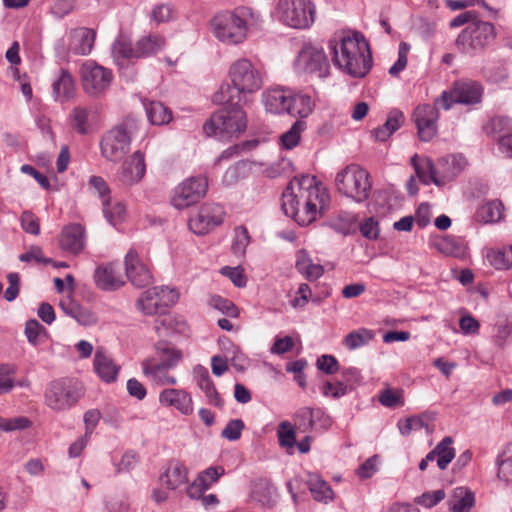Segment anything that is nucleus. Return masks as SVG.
<instances>
[{
  "instance_id": "72a5a7b5",
  "label": "nucleus",
  "mask_w": 512,
  "mask_h": 512,
  "mask_svg": "<svg viewBox=\"0 0 512 512\" xmlns=\"http://www.w3.org/2000/svg\"><path fill=\"white\" fill-rule=\"evenodd\" d=\"M447 503L450 512H469L475 504V495L466 487H456Z\"/></svg>"
},
{
  "instance_id": "f257e3e1",
  "label": "nucleus",
  "mask_w": 512,
  "mask_h": 512,
  "mask_svg": "<svg viewBox=\"0 0 512 512\" xmlns=\"http://www.w3.org/2000/svg\"><path fill=\"white\" fill-rule=\"evenodd\" d=\"M329 202L327 188L310 175L295 177L282 194L284 213L301 226H307L321 217Z\"/></svg>"
},
{
  "instance_id": "6e6552de",
  "label": "nucleus",
  "mask_w": 512,
  "mask_h": 512,
  "mask_svg": "<svg viewBox=\"0 0 512 512\" xmlns=\"http://www.w3.org/2000/svg\"><path fill=\"white\" fill-rule=\"evenodd\" d=\"M136 128V121L126 119L107 131L100 143L102 156L114 163L121 161L130 151V145Z\"/></svg>"
},
{
  "instance_id": "4be33fe9",
  "label": "nucleus",
  "mask_w": 512,
  "mask_h": 512,
  "mask_svg": "<svg viewBox=\"0 0 512 512\" xmlns=\"http://www.w3.org/2000/svg\"><path fill=\"white\" fill-rule=\"evenodd\" d=\"M173 368L166 366L165 363L156 358H148L142 362L143 374L157 385H175L177 380L174 376L169 375L168 371Z\"/></svg>"
},
{
  "instance_id": "bf43d9fd",
  "label": "nucleus",
  "mask_w": 512,
  "mask_h": 512,
  "mask_svg": "<svg viewBox=\"0 0 512 512\" xmlns=\"http://www.w3.org/2000/svg\"><path fill=\"white\" fill-rule=\"evenodd\" d=\"M176 18L173 7L169 4L156 5L151 12V19L157 25L170 22Z\"/></svg>"
},
{
  "instance_id": "aec40b11",
  "label": "nucleus",
  "mask_w": 512,
  "mask_h": 512,
  "mask_svg": "<svg viewBox=\"0 0 512 512\" xmlns=\"http://www.w3.org/2000/svg\"><path fill=\"white\" fill-rule=\"evenodd\" d=\"M98 111L92 105H77L69 114L71 128L78 134L85 135L92 131L98 122Z\"/></svg>"
},
{
  "instance_id": "a18cd8bd",
  "label": "nucleus",
  "mask_w": 512,
  "mask_h": 512,
  "mask_svg": "<svg viewBox=\"0 0 512 512\" xmlns=\"http://www.w3.org/2000/svg\"><path fill=\"white\" fill-rule=\"evenodd\" d=\"M487 260L496 269H507L512 266V245L490 249L487 252Z\"/></svg>"
},
{
  "instance_id": "37998d69",
  "label": "nucleus",
  "mask_w": 512,
  "mask_h": 512,
  "mask_svg": "<svg viewBox=\"0 0 512 512\" xmlns=\"http://www.w3.org/2000/svg\"><path fill=\"white\" fill-rule=\"evenodd\" d=\"M102 206L103 214L111 225L117 226L125 220L126 206L123 202L109 198L103 200Z\"/></svg>"
},
{
  "instance_id": "1a4fd4ad",
  "label": "nucleus",
  "mask_w": 512,
  "mask_h": 512,
  "mask_svg": "<svg viewBox=\"0 0 512 512\" xmlns=\"http://www.w3.org/2000/svg\"><path fill=\"white\" fill-rule=\"evenodd\" d=\"M81 396V389L76 382L62 378L48 383L44 393V402L54 412H63L75 406Z\"/></svg>"
},
{
  "instance_id": "39448f33",
  "label": "nucleus",
  "mask_w": 512,
  "mask_h": 512,
  "mask_svg": "<svg viewBox=\"0 0 512 512\" xmlns=\"http://www.w3.org/2000/svg\"><path fill=\"white\" fill-rule=\"evenodd\" d=\"M226 107L218 110L206 120L203 131L207 136H215L220 139L238 136L247 127V117L241 104H225Z\"/></svg>"
},
{
  "instance_id": "49530a36",
  "label": "nucleus",
  "mask_w": 512,
  "mask_h": 512,
  "mask_svg": "<svg viewBox=\"0 0 512 512\" xmlns=\"http://www.w3.org/2000/svg\"><path fill=\"white\" fill-rule=\"evenodd\" d=\"M375 334L372 330L367 328H360L348 333L344 340V346L349 350H355L367 345Z\"/></svg>"
},
{
  "instance_id": "dca6fc26",
  "label": "nucleus",
  "mask_w": 512,
  "mask_h": 512,
  "mask_svg": "<svg viewBox=\"0 0 512 512\" xmlns=\"http://www.w3.org/2000/svg\"><path fill=\"white\" fill-rule=\"evenodd\" d=\"M225 217L223 207L215 203H205L189 219V229L196 235H205L220 225Z\"/></svg>"
},
{
  "instance_id": "5701e85b",
  "label": "nucleus",
  "mask_w": 512,
  "mask_h": 512,
  "mask_svg": "<svg viewBox=\"0 0 512 512\" xmlns=\"http://www.w3.org/2000/svg\"><path fill=\"white\" fill-rule=\"evenodd\" d=\"M96 33L93 29L78 27L69 33V51L76 55H88L91 53Z\"/></svg>"
},
{
  "instance_id": "f3484780",
  "label": "nucleus",
  "mask_w": 512,
  "mask_h": 512,
  "mask_svg": "<svg viewBox=\"0 0 512 512\" xmlns=\"http://www.w3.org/2000/svg\"><path fill=\"white\" fill-rule=\"evenodd\" d=\"M438 119L439 112L435 106L423 104L416 107L413 112V120L422 141L428 142L436 136Z\"/></svg>"
},
{
  "instance_id": "79ce46f5",
  "label": "nucleus",
  "mask_w": 512,
  "mask_h": 512,
  "mask_svg": "<svg viewBox=\"0 0 512 512\" xmlns=\"http://www.w3.org/2000/svg\"><path fill=\"white\" fill-rule=\"evenodd\" d=\"M195 376L199 388L205 393L209 403L215 406L220 405L221 399L207 369L203 367L197 368L195 370Z\"/></svg>"
},
{
  "instance_id": "b1692460",
  "label": "nucleus",
  "mask_w": 512,
  "mask_h": 512,
  "mask_svg": "<svg viewBox=\"0 0 512 512\" xmlns=\"http://www.w3.org/2000/svg\"><path fill=\"white\" fill-rule=\"evenodd\" d=\"M188 468L180 460L173 459L168 462L160 476L161 482L171 490L185 485L189 480Z\"/></svg>"
},
{
  "instance_id": "052dcab7",
  "label": "nucleus",
  "mask_w": 512,
  "mask_h": 512,
  "mask_svg": "<svg viewBox=\"0 0 512 512\" xmlns=\"http://www.w3.org/2000/svg\"><path fill=\"white\" fill-rule=\"evenodd\" d=\"M224 472L225 470L223 467L212 466L200 472L196 478L202 484V487L208 490L214 483L219 480Z\"/></svg>"
},
{
  "instance_id": "473e14b6",
  "label": "nucleus",
  "mask_w": 512,
  "mask_h": 512,
  "mask_svg": "<svg viewBox=\"0 0 512 512\" xmlns=\"http://www.w3.org/2000/svg\"><path fill=\"white\" fill-rule=\"evenodd\" d=\"M112 56L117 65L122 66L124 63L133 58H140L137 54V46L131 44L130 38L120 33L115 39L111 48Z\"/></svg>"
},
{
  "instance_id": "9d476101",
  "label": "nucleus",
  "mask_w": 512,
  "mask_h": 512,
  "mask_svg": "<svg viewBox=\"0 0 512 512\" xmlns=\"http://www.w3.org/2000/svg\"><path fill=\"white\" fill-rule=\"evenodd\" d=\"M483 86L474 80H461L455 82L449 90L442 92L436 104L449 110L454 104L475 105L482 100Z\"/></svg>"
},
{
  "instance_id": "6e6d98bb",
  "label": "nucleus",
  "mask_w": 512,
  "mask_h": 512,
  "mask_svg": "<svg viewBox=\"0 0 512 512\" xmlns=\"http://www.w3.org/2000/svg\"><path fill=\"white\" fill-rule=\"evenodd\" d=\"M279 445L283 448H293L296 443V433L293 425L288 421H282L277 428Z\"/></svg>"
},
{
  "instance_id": "f8f14e48",
  "label": "nucleus",
  "mask_w": 512,
  "mask_h": 512,
  "mask_svg": "<svg viewBox=\"0 0 512 512\" xmlns=\"http://www.w3.org/2000/svg\"><path fill=\"white\" fill-rule=\"evenodd\" d=\"M80 76L85 93L95 98L103 96L113 80L111 70L91 60L81 65Z\"/></svg>"
},
{
  "instance_id": "4c0bfd02",
  "label": "nucleus",
  "mask_w": 512,
  "mask_h": 512,
  "mask_svg": "<svg viewBox=\"0 0 512 512\" xmlns=\"http://www.w3.org/2000/svg\"><path fill=\"white\" fill-rule=\"evenodd\" d=\"M504 207L499 200H491L483 203L475 212V220L489 224L499 222L503 218Z\"/></svg>"
},
{
  "instance_id": "774afa93",
  "label": "nucleus",
  "mask_w": 512,
  "mask_h": 512,
  "mask_svg": "<svg viewBox=\"0 0 512 512\" xmlns=\"http://www.w3.org/2000/svg\"><path fill=\"white\" fill-rule=\"evenodd\" d=\"M22 229L29 234L38 235L40 233L39 219L30 211H24L20 217Z\"/></svg>"
},
{
  "instance_id": "13d9d810",
  "label": "nucleus",
  "mask_w": 512,
  "mask_h": 512,
  "mask_svg": "<svg viewBox=\"0 0 512 512\" xmlns=\"http://www.w3.org/2000/svg\"><path fill=\"white\" fill-rule=\"evenodd\" d=\"M31 424V421L25 416H18L13 418L0 417V430L4 432L24 430L29 428Z\"/></svg>"
},
{
  "instance_id": "de8ad7c7",
  "label": "nucleus",
  "mask_w": 512,
  "mask_h": 512,
  "mask_svg": "<svg viewBox=\"0 0 512 512\" xmlns=\"http://www.w3.org/2000/svg\"><path fill=\"white\" fill-rule=\"evenodd\" d=\"M308 486L315 500L327 502L333 499L334 494L331 487L318 475H310Z\"/></svg>"
},
{
  "instance_id": "f03ea898",
  "label": "nucleus",
  "mask_w": 512,
  "mask_h": 512,
  "mask_svg": "<svg viewBox=\"0 0 512 512\" xmlns=\"http://www.w3.org/2000/svg\"><path fill=\"white\" fill-rule=\"evenodd\" d=\"M333 65L354 78L364 77L372 67V55L367 41L359 32L341 31L329 41Z\"/></svg>"
},
{
  "instance_id": "338daca9",
  "label": "nucleus",
  "mask_w": 512,
  "mask_h": 512,
  "mask_svg": "<svg viewBox=\"0 0 512 512\" xmlns=\"http://www.w3.org/2000/svg\"><path fill=\"white\" fill-rule=\"evenodd\" d=\"M209 303L213 308L221 311L222 313H224L230 317L238 316L237 307L233 304L232 301H230L228 299H225L221 296H213V297H211Z\"/></svg>"
},
{
  "instance_id": "e433bc0d",
  "label": "nucleus",
  "mask_w": 512,
  "mask_h": 512,
  "mask_svg": "<svg viewBox=\"0 0 512 512\" xmlns=\"http://www.w3.org/2000/svg\"><path fill=\"white\" fill-rule=\"evenodd\" d=\"M296 268L306 279L317 280L324 273V268L318 263H314L310 255L305 250H300L296 255Z\"/></svg>"
},
{
  "instance_id": "09e8293b",
  "label": "nucleus",
  "mask_w": 512,
  "mask_h": 512,
  "mask_svg": "<svg viewBox=\"0 0 512 512\" xmlns=\"http://www.w3.org/2000/svg\"><path fill=\"white\" fill-rule=\"evenodd\" d=\"M155 348L158 360L165 363L166 366L175 367L182 359V352L170 343L158 342Z\"/></svg>"
},
{
  "instance_id": "864d4df0",
  "label": "nucleus",
  "mask_w": 512,
  "mask_h": 512,
  "mask_svg": "<svg viewBox=\"0 0 512 512\" xmlns=\"http://www.w3.org/2000/svg\"><path fill=\"white\" fill-rule=\"evenodd\" d=\"M305 129V121L298 120L294 122L291 128L280 137L282 147L288 150L295 148L299 144L301 134Z\"/></svg>"
},
{
  "instance_id": "ea45409f",
  "label": "nucleus",
  "mask_w": 512,
  "mask_h": 512,
  "mask_svg": "<svg viewBox=\"0 0 512 512\" xmlns=\"http://www.w3.org/2000/svg\"><path fill=\"white\" fill-rule=\"evenodd\" d=\"M75 94V83L70 73L61 71L60 77L53 83V96L56 101L64 102Z\"/></svg>"
},
{
  "instance_id": "603ef678",
  "label": "nucleus",
  "mask_w": 512,
  "mask_h": 512,
  "mask_svg": "<svg viewBox=\"0 0 512 512\" xmlns=\"http://www.w3.org/2000/svg\"><path fill=\"white\" fill-rule=\"evenodd\" d=\"M434 420V415L422 414L413 416L398 422V428L402 435H408L413 430L427 427L428 423Z\"/></svg>"
},
{
  "instance_id": "2f4dec72",
  "label": "nucleus",
  "mask_w": 512,
  "mask_h": 512,
  "mask_svg": "<svg viewBox=\"0 0 512 512\" xmlns=\"http://www.w3.org/2000/svg\"><path fill=\"white\" fill-rule=\"evenodd\" d=\"M432 246L445 256L462 258L466 255L467 247L464 241L456 236H443L435 238Z\"/></svg>"
},
{
  "instance_id": "0e129e2a",
  "label": "nucleus",
  "mask_w": 512,
  "mask_h": 512,
  "mask_svg": "<svg viewBox=\"0 0 512 512\" xmlns=\"http://www.w3.org/2000/svg\"><path fill=\"white\" fill-rule=\"evenodd\" d=\"M410 45L406 42H401L398 49V59L389 69V73L392 76H397L403 71L407 65L408 54L410 51Z\"/></svg>"
},
{
  "instance_id": "8fccbe9b",
  "label": "nucleus",
  "mask_w": 512,
  "mask_h": 512,
  "mask_svg": "<svg viewBox=\"0 0 512 512\" xmlns=\"http://www.w3.org/2000/svg\"><path fill=\"white\" fill-rule=\"evenodd\" d=\"M24 333L28 342L33 346L44 344L48 339L46 328L36 319H31L26 322Z\"/></svg>"
},
{
  "instance_id": "c85d7f7f",
  "label": "nucleus",
  "mask_w": 512,
  "mask_h": 512,
  "mask_svg": "<svg viewBox=\"0 0 512 512\" xmlns=\"http://www.w3.org/2000/svg\"><path fill=\"white\" fill-rule=\"evenodd\" d=\"M59 306L67 316L75 319L80 325L89 326L97 322V317L94 312L81 306L71 297L63 298Z\"/></svg>"
},
{
  "instance_id": "412c9836",
  "label": "nucleus",
  "mask_w": 512,
  "mask_h": 512,
  "mask_svg": "<svg viewBox=\"0 0 512 512\" xmlns=\"http://www.w3.org/2000/svg\"><path fill=\"white\" fill-rule=\"evenodd\" d=\"M292 90L284 88H270L263 92L262 102L266 111L272 114L287 113Z\"/></svg>"
},
{
  "instance_id": "a211bd4d",
  "label": "nucleus",
  "mask_w": 512,
  "mask_h": 512,
  "mask_svg": "<svg viewBox=\"0 0 512 512\" xmlns=\"http://www.w3.org/2000/svg\"><path fill=\"white\" fill-rule=\"evenodd\" d=\"M146 173V163L144 153L140 150L135 151L121 165L119 180L126 186L138 184Z\"/></svg>"
},
{
  "instance_id": "9b49d317",
  "label": "nucleus",
  "mask_w": 512,
  "mask_h": 512,
  "mask_svg": "<svg viewBox=\"0 0 512 512\" xmlns=\"http://www.w3.org/2000/svg\"><path fill=\"white\" fill-rule=\"evenodd\" d=\"M494 38V27L491 23L473 21L458 35L457 48L465 54H475L482 50Z\"/></svg>"
},
{
  "instance_id": "a19ab883",
  "label": "nucleus",
  "mask_w": 512,
  "mask_h": 512,
  "mask_svg": "<svg viewBox=\"0 0 512 512\" xmlns=\"http://www.w3.org/2000/svg\"><path fill=\"white\" fill-rule=\"evenodd\" d=\"M497 477L505 483H512V443L506 445L496 459Z\"/></svg>"
},
{
  "instance_id": "680f3d73",
  "label": "nucleus",
  "mask_w": 512,
  "mask_h": 512,
  "mask_svg": "<svg viewBox=\"0 0 512 512\" xmlns=\"http://www.w3.org/2000/svg\"><path fill=\"white\" fill-rule=\"evenodd\" d=\"M250 243V236L248 230L245 227H237L234 233V240L232 244V250L235 255L243 256L246 248Z\"/></svg>"
},
{
  "instance_id": "f704fd0d",
  "label": "nucleus",
  "mask_w": 512,
  "mask_h": 512,
  "mask_svg": "<svg viewBox=\"0 0 512 512\" xmlns=\"http://www.w3.org/2000/svg\"><path fill=\"white\" fill-rule=\"evenodd\" d=\"M445 184L457 177L468 165L467 159L462 154H451L443 157L439 162Z\"/></svg>"
},
{
  "instance_id": "0eeeda50",
  "label": "nucleus",
  "mask_w": 512,
  "mask_h": 512,
  "mask_svg": "<svg viewBox=\"0 0 512 512\" xmlns=\"http://www.w3.org/2000/svg\"><path fill=\"white\" fill-rule=\"evenodd\" d=\"M337 191L356 203L366 201L372 189L369 172L357 164H350L335 177Z\"/></svg>"
},
{
  "instance_id": "4d7b16f0",
  "label": "nucleus",
  "mask_w": 512,
  "mask_h": 512,
  "mask_svg": "<svg viewBox=\"0 0 512 512\" xmlns=\"http://www.w3.org/2000/svg\"><path fill=\"white\" fill-rule=\"evenodd\" d=\"M320 390L325 397L339 399L351 390V386L340 381L325 382L321 385Z\"/></svg>"
},
{
  "instance_id": "7c9ffc66",
  "label": "nucleus",
  "mask_w": 512,
  "mask_h": 512,
  "mask_svg": "<svg viewBox=\"0 0 512 512\" xmlns=\"http://www.w3.org/2000/svg\"><path fill=\"white\" fill-rule=\"evenodd\" d=\"M60 245L69 252L79 253L85 246L84 228L79 224L66 226L61 233Z\"/></svg>"
},
{
  "instance_id": "e2e57ef3",
  "label": "nucleus",
  "mask_w": 512,
  "mask_h": 512,
  "mask_svg": "<svg viewBox=\"0 0 512 512\" xmlns=\"http://www.w3.org/2000/svg\"><path fill=\"white\" fill-rule=\"evenodd\" d=\"M446 494L443 489L427 491L416 497L415 502L425 508H432L440 503Z\"/></svg>"
},
{
  "instance_id": "c03bdc74",
  "label": "nucleus",
  "mask_w": 512,
  "mask_h": 512,
  "mask_svg": "<svg viewBox=\"0 0 512 512\" xmlns=\"http://www.w3.org/2000/svg\"><path fill=\"white\" fill-rule=\"evenodd\" d=\"M145 110L150 123L153 125H164L172 119L170 109L161 102H149L145 104Z\"/></svg>"
},
{
  "instance_id": "2eb2a0df",
  "label": "nucleus",
  "mask_w": 512,
  "mask_h": 512,
  "mask_svg": "<svg viewBox=\"0 0 512 512\" xmlns=\"http://www.w3.org/2000/svg\"><path fill=\"white\" fill-rule=\"evenodd\" d=\"M208 188V181L204 176L190 177L178 184L171 197L172 205L179 210L188 208L202 199Z\"/></svg>"
},
{
  "instance_id": "6ab92c4d",
  "label": "nucleus",
  "mask_w": 512,
  "mask_h": 512,
  "mask_svg": "<svg viewBox=\"0 0 512 512\" xmlns=\"http://www.w3.org/2000/svg\"><path fill=\"white\" fill-rule=\"evenodd\" d=\"M124 262L126 276L133 285L143 287L151 283V272L135 249L131 248L127 252Z\"/></svg>"
},
{
  "instance_id": "4468645a",
  "label": "nucleus",
  "mask_w": 512,
  "mask_h": 512,
  "mask_svg": "<svg viewBox=\"0 0 512 512\" xmlns=\"http://www.w3.org/2000/svg\"><path fill=\"white\" fill-rule=\"evenodd\" d=\"M294 67L299 73L311 74L319 78L329 75V62L322 48L305 45L298 53Z\"/></svg>"
},
{
  "instance_id": "58836bf2",
  "label": "nucleus",
  "mask_w": 512,
  "mask_h": 512,
  "mask_svg": "<svg viewBox=\"0 0 512 512\" xmlns=\"http://www.w3.org/2000/svg\"><path fill=\"white\" fill-rule=\"evenodd\" d=\"M137 54L140 57L154 55L165 47V39L157 33H149L142 36L136 42Z\"/></svg>"
},
{
  "instance_id": "c756f323",
  "label": "nucleus",
  "mask_w": 512,
  "mask_h": 512,
  "mask_svg": "<svg viewBox=\"0 0 512 512\" xmlns=\"http://www.w3.org/2000/svg\"><path fill=\"white\" fill-rule=\"evenodd\" d=\"M411 164L415 169V173L420 182L429 185L431 182L437 186L445 185V180H442L440 175L436 173L432 161L428 158H420L415 154L411 158Z\"/></svg>"
},
{
  "instance_id": "cd10ccee",
  "label": "nucleus",
  "mask_w": 512,
  "mask_h": 512,
  "mask_svg": "<svg viewBox=\"0 0 512 512\" xmlns=\"http://www.w3.org/2000/svg\"><path fill=\"white\" fill-rule=\"evenodd\" d=\"M94 370L102 381L112 383L117 379L120 366L102 348H98L94 356Z\"/></svg>"
},
{
  "instance_id": "3c124183",
  "label": "nucleus",
  "mask_w": 512,
  "mask_h": 512,
  "mask_svg": "<svg viewBox=\"0 0 512 512\" xmlns=\"http://www.w3.org/2000/svg\"><path fill=\"white\" fill-rule=\"evenodd\" d=\"M452 439L445 437L437 446L433 449L437 459V466L444 470L447 468L449 463L455 457V450L452 447Z\"/></svg>"
},
{
  "instance_id": "69168bd1",
  "label": "nucleus",
  "mask_w": 512,
  "mask_h": 512,
  "mask_svg": "<svg viewBox=\"0 0 512 512\" xmlns=\"http://www.w3.org/2000/svg\"><path fill=\"white\" fill-rule=\"evenodd\" d=\"M245 425L241 419L230 420L221 432V436L229 441H236L241 437Z\"/></svg>"
},
{
  "instance_id": "c9c22d12",
  "label": "nucleus",
  "mask_w": 512,
  "mask_h": 512,
  "mask_svg": "<svg viewBox=\"0 0 512 512\" xmlns=\"http://www.w3.org/2000/svg\"><path fill=\"white\" fill-rule=\"evenodd\" d=\"M288 107V114L294 117L306 118L312 113L315 102L308 94L301 92L295 93L292 91V97L289 100Z\"/></svg>"
},
{
  "instance_id": "5fc2aeb1",
  "label": "nucleus",
  "mask_w": 512,
  "mask_h": 512,
  "mask_svg": "<svg viewBox=\"0 0 512 512\" xmlns=\"http://www.w3.org/2000/svg\"><path fill=\"white\" fill-rule=\"evenodd\" d=\"M16 372V366L0 364V395L9 393L14 388Z\"/></svg>"
},
{
  "instance_id": "7ed1b4c3",
  "label": "nucleus",
  "mask_w": 512,
  "mask_h": 512,
  "mask_svg": "<svg viewBox=\"0 0 512 512\" xmlns=\"http://www.w3.org/2000/svg\"><path fill=\"white\" fill-rule=\"evenodd\" d=\"M230 85L222 86L213 96L216 104H242L246 95L258 92L264 84V73L258 63L241 57L234 60L228 69Z\"/></svg>"
},
{
  "instance_id": "20e7f679",
  "label": "nucleus",
  "mask_w": 512,
  "mask_h": 512,
  "mask_svg": "<svg viewBox=\"0 0 512 512\" xmlns=\"http://www.w3.org/2000/svg\"><path fill=\"white\" fill-rule=\"evenodd\" d=\"M261 22L259 13L250 7L240 6L215 14L209 27L212 35L222 44L239 46L247 40L249 29Z\"/></svg>"
},
{
  "instance_id": "bb28decb",
  "label": "nucleus",
  "mask_w": 512,
  "mask_h": 512,
  "mask_svg": "<svg viewBox=\"0 0 512 512\" xmlns=\"http://www.w3.org/2000/svg\"><path fill=\"white\" fill-rule=\"evenodd\" d=\"M94 282L101 290L112 291L120 288L124 282L113 264H103L96 268Z\"/></svg>"
},
{
  "instance_id": "423d86ee",
  "label": "nucleus",
  "mask_w": 512,
  "mask_h": 512,
  "mask_svg": "<svg viewBox=\"0 0 512 512\" xmlns=\"http://www.w3.org/2000/svg\"><path fill=\"white\" fill-rule=\"evenodd\" d=\"M272 16L286 27L304 30L315 22L316 7L312 0H276Z\"/></svg>"
},
{
  "instance_id": "ddd939ff",
  "label": "nucleus",
  "mask_w": 512,
  "mask_h": 512,
  "mask_svg": "<svg viewBox=\"0 0 512 512\" xmlns=\"http://www.w3.org/2000/svg\"><path fill=\"white\" fill-rule=\"evenodd\" d=\"M179 298L178 291L167 286L153 287L144 291L137 301L138 308L145 315H161L173 306Z\"/></svg>"
},
{
  "instance_id": "a878e982",
  "label": "nucleus",
  "mask_w": 512,
  "mask_h": 512,
  "mask_svg": "<svg viewBox=\"0 0 512 512\" xmlns=\"http://www.w3.org/2000/svg\"><path fill=\"white\" fill-rule=\"evenodd\" d=\"M154 330L159 337H168L174 334H185L188 331V325L182 317L164 312L155 320Z\"/></svg>"
},
{
  "instance_id": "393cba45",
  "label": "nucleus",
  "mask_w": 512,
  "mask_h": 512,
  "mask_svg": "<svg viewBox=\"0 0 512 512\" xmlns=\"http://www.w3.org/2000/svg\"><path fill=\"white\" fill-rule=\"evenodd\" d=\"M159 401L167 407H174L184 415L193 412V402L191 396L184 390L164 389L159 394Z\"/></svg>"
}]
</instances>
